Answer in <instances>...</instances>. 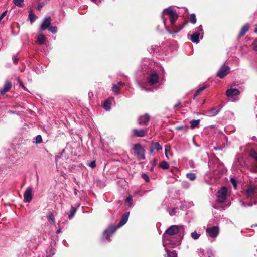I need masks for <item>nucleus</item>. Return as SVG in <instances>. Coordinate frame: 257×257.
Wrapping results in <instances>:
<instances>
[{"label":"nucleus","instance_id":"f3484780","mask_svg":"<svg viewBox=\"0 0 257 257\" xmlns=\"http://www.w3.org/2000/svg\"><path fill=\"white\" fill-rule=\"evenodd\" d=\"M51 21L50 17L45 18L40 27V30L42 31L48 29L51 25Z\"/></svg>","mask_w":257,"mask_h":257},{"label":"nucleus","instance_id":"cd10ccee","mask_svg":"<svg viewBox=\"0 0 257 257\" xmlns=\"http://www.w3.org/2000/svg\"><path fill=\"white\" fill-rule=\"evenodd\" d=\"M148 50L150 53L155 52H157L159 51L160 47L157 45H152L150 47L148 48Z\"/></svg>","mask_w":257,"mask_h":257},{"label":"nucleus","instance_id":"5fc2aeb1","mask_svg":"<svg viewBox=\"0 0 257 257\" xmlns=\"http://www.w3.org/2000/svg\"><path fill=\"white\" fill-rule=\"evenodd\" d=\"M18 59H19V58L18 57L17 55H15L13 57V61L14 63H18Z\"/></svg>","mask_w":257,"mask_h":257},{"label":"nucleus","instance_id":"0e129e2a","mask_svg":"<svg viewBox=\"0 0 257 257\" xmlns=\"http://www.w3.org/2000/svg\"><path fill=\"white\" fill-rule=\"evenodd\" d=\"M156 159H154L153 161V166H155L156 165ZM153 168H152L151 169V170Z\"/></svg>","mask_w":257,"mask_h":257},{"label":"nucleus","instance_id":"dca6fc26","mask_svg":"<svg viewBox=\"0 0 257 257\" xmlns=\"http://www.w3.org/2000/svg\"><path fill=\"white\" fill-rule=\"evenodd\" d=\"M150 119V116L146 113L143 115L140 116L138 119V122L140 125H146L149 122Z\"/></svg>","mask_w":257,"mask_h":257},{"label":"nucleus","instance_id":"13d9d810","mask_svg":"<svg viewBox=\"0 0 257 257\" xmlns=\"http://www.w3.org/2000/svg\"><path fill=\"white\" fill-rule=\"evenodd\" d=\"M230 181L234 186H236L237 185V182L235 179H234V178H231L230 179Z\"/></svg>","mask_w":257,"mask_h":257},{"label":"nucleus","instance_id":"c756f323","mask_svg":"<svg viewBox=\"0 0 257 257\" xmlns=\"http://www.w3.org/2000/svg\"><path fill=\"white\" fill-rule=\"evenodd\" d=\"M125 203L129 207H132L133 206V198L131 195H129L125 199Z\"/></svg>","mask_w":257,"mask_h":257},{"label":"nucleus","instance_id":"2eb2a0df","mask_svg":"<svg viewBox=\"0 0 257 257\" xmlns=\"http://www.w3.org/2000/svg\"><path fill=\"white\" fill-rule=\"evenodd\" d=\"M159 76L156 72L154 71L151 73L148 76V82L151 85H153L158 83Z\"/></svg>","mask_w":257,"mask_h":257},{"label":"nucleus","instance_id":"49530a36","mask_svg":"<svg viewBox=\"0 0 257 257\" xmlns=\"http://www.w3.org/2000/svg\"><path fill=\"white\" fill-rule=\"evenodd\" d=\"M142 177L145 180L146 182L150 181L149 176L146 173H143L142 174Z\"/></svg>","mask_w":257,"mask_h":257},{"label":"nucleus","instance_id":"338daca9","mask_svg":"<svg viewBox=\"0 0 257 257\" xmlns=\"http://www.w3.org/2000/svg\"><path fill=\"white\" fill-rule=\"evenodd\" d=\"M61 232V229H60V228H59V229H58L57 230V231H56V233H57V234H59V233H60Z\"/></svg>","mask_w":257,"mask_h":257},{"label":"nucleus","instance_id":"b1692460","mask_svg":"<svg viewBox=\"0 0 257 257\" xmlns=\"http://www.w3.org/2000/svg\"><path fill=\"white\" fill-rule=\"evenodd\" d=\"M249 155L257 163V152L254 149L252 148L250 150Z\"/></svg>","mask_w":257,"mask_h":257},{"label":"nucleus","instance_id":"a878e982","mask_svg":"<svg viewBox=\"0 0 257 257\" xmlns=\"http://www.w3.org/2000/svg\"><path fill=\"white\" fill-rule=\"evenodd\" d=\"M111 106V102L109 100H106L103 105V108L107 111H109Z\"/></svg>","mask_w":257,"mask_h":257},{"label":"nucleus","instance_id":"680f3d73","mask_svg":"<svg viewBox=\"0 0 257 257\" xmlns=\"http://www.w3.org/2000/svg\"><path fill=\"white\" fill-rule=\"evenodd\" d=\"M91 1L96 4H98L99 3H101V0H91Z\"/></svg>","mask_w":257,"mask_h":257},{"label":"nucleus","instance_id":"a18cd8bd","mask_svg":"<svg viewBox=\"0 0 257 257\" xmlns=\"http://www.w3.org/2000/svg\"><path fill=\"white\" fill-rule=\"evenodd\" d=\"M207 254L208 257H215V255L213 253V251L210 248H208L207 250Z\"/></svg>","mask_w":257,"mask_h":257},{"label":"nucleus","instance_id":"c03bdc74","mask_svg":"<svg viewBox=\"0 0 257 257\" xmlns=\"http://www.w3.org/2000/svg\"><path fill=\"white\" fill-rule=\"evenodd\" d=\"M18 83L19 84V86L21 87V88L24 90V91H27L28 92V90L27 89V88L25 87V86H24L23 83L20 80V79H18Z\"/></svg>","mask_w":257,"mask_h":257},{"label":"nucleus","instance_id":"7ed1b4c3","mask_svg":"<svg viewBox=\"0 0 257 257\" xmlns=\"http://www.w3.org/2000/svg\"><path fill=\"white\" fill-rule=\"evenodd\" d=\"M242 194L246 199L253 201L247 203L248 206L251 207L253 205H257V188L254 184L246 185L242 191Z\"/></svg>","mask_w":257,"mask_h":257},{"label":"nucleus","instance_id":"603ef678","mask_svg":"<svg viewBox=\"0 0 257 257\" xmlns=\"http://www.w3.org/2000/svg\"><path fill=\"white\" fill-rule=\"evenodd\" d=\"M252 47L253 50L257 51V39L254 41L252 44Z\"/></svg>","mask_w":257,"mask_h":257},{"label":"nucleus","instance_id":"58836bf2","mask_svg":"<svg viewBox=\"0 0 257 257\" xmlns=\"http://www.w3.org/2000/svg\"><path fill=\"white\" fill-rule=\"evenodd\" d=\"M176 129L177 130H183L186 132L188 130V126H187V125H180V126H177L176 127Z\"/></svg>","mask_w":257,"mask_h":257},{"label":"nucleus","instance_id":"de8ad7c7","mask_svg":"<svg viewBox=\"0 0 257 257\" xmlns=\"http://www.w3.org/2000/svg\"><path fill=\"white\" fill-rule=\"evenodd\" d=\"M168 212L170 216H173L176 215L175 208H173L168 210Z\"/></svg>","mask_w":257,"mask_h":257},{"label":"nucleus","instance_id":"20e7f679","mask_svg":"<svg viewBox=\"0 0 257 257\" xmlns=\"http://www.w3.org/2000/svg\"><path fill=\"white\" fill-rule=\"evenodd\" d=\"M166 15L168 16L171 25L175 24L178 18V14L175 10H173L171 7H168L164 10L162 14V18L163 21L164 25L165 26V22L166 18H165L164 16Z\"/></svg>","mask_w":257,"mask_h":257},{"label":"nucleus","instance_id":"7c9ffc66","mask_svg":"<svg viewBox=\"0 0 257 257\" xmlns=\"http://www.w3.org/2000/svg\"><path fill=\"white\" fill-rule=\"evenodd\" d=\"M161 168L166 170L169 168V165L168 163L166 161H162L159 165Z\"/></svg>","mask_w":257,"mask_h":257},{"label":"nucleus","instance_id":"6e6552de","mask_svg":"<svg viewBox=\"0 0 257 257\" xmlns=\"http://www.w3.org/2000/svg\"><path fill=\"white\" fill-rule=\"evenodd\" d=\"M230 71V68L228 65H221L220 68L216 72V77L220 79L224 78Z\"/></svg>","mask_w":257,"mask_h":257},{"label":"nucleus","instance_id":"052dcab7","mask_svg":"<svg viewBox=\"0 0 257 257\" xmlns=\"http://www.w3.org/2000/svg\"><path fill=\"white\" fill-rule=\"evenodd\" d=\"M154 150H155L153 149V148L150 145V150H149V153L150 154H151V153H152L154 152Z\"/></svg>","mask_w":257,"mask_h":257},{"label":"nucleus","instance_id":"2f4dec72","mask_svg":"<svg viewBox=\"0 0 257 257\" xmlns=\"http://www.w3.org/2000/svg\"><path fill=\"white\" fill-rule=\"evenodd\" d=\"M200 121V119H197V120L193 119V120H191L190 121V123L191 124V128H195V127H197L199 124Z\"/></svg>","mask_w":257,"mask_h":257},{"label":"nucleus","instance_id":"72a5a7b5","mask_svg":"<svg viewBox=\"0 0 257 257\" xmlns=\"http://www.w3.org/2000/svg\"><path fill=\"white\" fill-rule=\"evenodd\" d=\"M186 176L187 178H188L189 180L191 181L194 180L196 178V175L194 173H188L186 174Z\"/></svg>","mask_w":257,"mask_h":257},{"label":"nucleus","instance_id":"4be33fe9","mask_svg":"<svg viewBox=\"0 0 257 257\" xmlns=\"http://www.w3.org/2000/svg\"><path fill=\"white\" fill-rule=\"evenodd\" d=\"M79 206H80V204H78L77 205V206L76 207L71 206L70 211H69V213L68 214V219L69 220H71L73 218V217L75 215L76 212L77 210V208Z\"/></svg>","mask_w":257,"mask_h":257},{"label":"nucleus","instance_id":"e2e57ef3","mask_svg":"<svg viewBox=\"0 0 257 257\" xmlns=\"http://www.w3.org/2000/svg\"><path fill=\"white\" fill-rule=\"evenodd\" d=\"M78 192V190L77 189H74V194L75 195H77V192Z\"/></svg>","mask_w":257,"mask_h":257},{"label":"nucleus","instance_id":"c9c22d12","mask_svg":"<svg viewBox=\"0 0 257 257\" xmlns=\"http://www.w3.org/2000/svg\"><path fill=\"white\" fill-rule=\"evenodd\" d=\"M48 219L52 221L53 224L55 223V219L54 215V213L53 212H50L48 215Z\"/></svg>","mask_w":257,"mask_h":257},{"label":"nucleus","instance_id":"0eeeda50","mask_svg":"<svg viewBox=\"0 0 257 257\" xmlns=\"http://www.w3.org/2000/svg\"><path fill=\"white\" fill-rule=\"evenodd\" d=\"M133 150L139 159L144 160L145 159V149L140 144L137 143L134 145Z\"/></svg>","mask_w":257,"mask_h":257},{"label":"nucleus","instance_id":"473e14b6","mask_svg":"<svg viewBox=\"0 0 257 257\" xmlns=\"http://www.w3.org/2000/svg\"><path fill=\"white\" fill-rule=\"evenodd\" d=\"M37 18V16L33 13L32 11H30L29 14V18L31 23H33Z\"/></svg>","mask_w":257,"mask_h":257},{"label":"nucleus","instance_id":"9b49d317","mask_svg":"<svg viewBox=\"0 0 257 257\" xmlns=\"http://www.w3.org/2000/svg\"><path fill=\"white\" fill-rule=\"evenodd\" d=\"M206 232L208 236L215 238L218 235L219 233V228L217 226H214L211 227H208L206 229Z\"/></svg>","mask_w":257,"mask_h":257},{"label":"nucleus","instance_id":"bb28decb","mask_svg":"<svg viewBox=\"0 0 257 257\" xmlns=\"http://www.w3.org/2000/svg\"><path fill=\"white\" fill-rule=\"evenodd\" d=\"M151 146L155 150L160 151L162 149V146L158 142H152L151 143Z\"/></svg>","mask_w":257,"mask_h":257},{"label":"nucleus","instance_id":"412c9836","mask_svg":"<svg viewBox=\"0 0 257 257\" xmlns=\"http://www.w3.org/2000/svg\"><path fill=\"white\" fill-rule=\"evenodd\" d=\"M12 87V83L10 81L7 82L3 89L0 90V94L2 95H4L6 93L8 92Z\"/></svg>","mask_w":257,"mask_h":257},{"label":"nucleus","instance_id":"e433bc0d","mask_svg":"<svg viewBox=\"0 0 257 257\" xmlns=\"http://www.w3.org/2000/svg\"><path fill=\"white\" fill-rule=\"evenodd\" d=\"M55 252L52 247L46 251V255H48V256L52 257L55 254Z\"/></svg>","mask_w":257,"mask_h":257},{"label":"nucleus","instance_id":"bf43d9fd","mask_svg":"<svg viewBox=\"0 0 257 257\" xmlns=\"http://www.w3.org/2000/svg\"><path fill=\"white\" fill-rule=\"evenodd\" d=\"M199 93L197 92V91L196 90L193 95V99H195L196 97L198 95Z\"/></svg>","mask_w":257,"mask_h":257},{"label":"nucleus","instance_id":"a19ab883","mask_svg":"<svg viewBox=\"0 0 257 257\" xmlns=\"http://www.w3.org/2000/svg\"><path fill=\"white\" fill-rule=\"evenodd\" d=\"M24 0H13L14 3L18 7H21L23 5Z\"/></svg>","mask_w":257,"mask_h":257},{"label":"nucleus","instance_id":"423d86ee","mask_svg":"<svg viewBox=\"0 0 257 257\" xmlns=\"http://www.w3.org/2000/svg\"><path fill=\"white\" fill-rule=\"evenodd\" d=\"M228 189L226 187H221L216 193L217 201L218 203H224L226 200Z\"/></svg>","mask_w":257,"mask_h":257},{"label":"nucleus","instance_id":"39448f33","mask_svg":"<svg viewBox=\"0 0 257 257\" xmlns=\"http://www.w3.org/2000/svg\"><path fill=\"white\" fill-rule=\"evenodd\" d=\"M196 29L197 31L191 35L190 40L192 42L198 44L200 41V37L201 39L203 38V30L202 25H200Z\"/></svg>","mask_w":257,"mask_h":257},{"label":"nucleus","instance_id":"8fccbe9b","mask_svg":"<svg viewBox=\"0 0 257 257\" xmlns=\"http://www.w3.org/2000/svg\"><path fill=\"white\" fill-rule=\"evenodd\" d=\"M198 255L200 257H203L205 255L204 250L202 248L198 249Z\"/></svg>","mask_w":257,"mask_h":257},{"label":"nucleus","instance_id":"4c0bfd02","mask_svg":"<svg viewBox=\"0 0 257 257\" xmlns=\"http://www.w3.org/2000/svg\"><path fill=\"white\" fill-rule=\"evenodd\" d=\"M190 22L193 24H195L196 22V16L194 13L191 14L190 16Z\"/></svg>","mask_w":257,"mask_h":257},{"label":"nucleus","instance_id":"f03ea898","mask_svg":"<svg viewBox=\"0 0 257 257\" xmlns=\"http://www.w3.org/2000/svg\"><path fill=\"white\" fill-rule=\"evenodd\" d=\"M130 215V212H127L123 215L121 220L117 225V226L113 224L109 225L107 229H106L103 233L102 240L104 242H108L110 241V238L111 237L116 231V229L119 227H122L127 222Z\"/></svg>","mask_w":257,"mask_h":257},{"label":"nucleus","instance_id":"f257e3e1","mask_svg":"<svg viewBox=\"0 0 257 257\" xmlns=\"http://www.w3.org/2000/svg\"><path fill=\"white\" fill-rule=\"evenodd\" d=\"M185 231L184 225H173L168 228L162 236L163 245L164 247L175 248L181 244Z\"/></svg>","mask_w":257,"mask_h":257},{"label":"nucleus","instance_id":"864d4df0","mask_svg":"<svg viewBox=\"0 0 257 257\" xmlns=\"http://www.w3.org/2000/svg\"><path fill=\"white\" fill-rule=\"evenodd\" d=\"M7 13V11L6 10L4 12L2 13V14L0 16V22L2 21V20L4 18V17L6 16V14Z\"/></svg>","mask_w":257,"mask_h":257},{"label":"nucleus","instance_id":"69168bd1","mask_svg":"<svg viewBox=\"0 0 257 257\" xmlns=\"http://www.w3.org/2000/svg\"><path fill=\"white\" fill-rule=\"evenodd\" d=\"M180 102H178L177 104H176L174 106V108H177L179 105H180Z\"/></svg>","mask_w":257,"mask_h":257},{"label":"nucleus","instance_id":"ddd939ff","mask_svg":"<svg viewBox=\"0 0 257 257\" xmlns=\"http://www.w3.org/2000/svg\"><path fill=\"white\" fill-rule=\"evenodd\" d=\"M246 165V162L243 157L239 155L236 156V160L233 163L234 167L237 169H240Z\"/></svg>","mask_w":257,"mask_h":257},{"label":"nucleus","instance_id":"f704fd0d","mask_svg":"<svg viewBox=\"0 0 257 257\" xmlns=\"http://www.w3.org/2000/svg\"><path fill=\"white\" fill-rule=\"evenodd\" d=\"M200 234L198 233L196 231L192 232L191 234V237L194 240L198 239L200 237Z\"/></svg>","mask_w":257,"mask_h":257},{"label":"nucleus","instance_id":"f8f14e48","mask_svg":"<svg viewBox=\"0 0 257 257\" xmlns=\"http://www.w3.org/2000/svg\"><path fill=\"white\" fill-rule=\"evenodd\" d=\"M148 130L149 128L147 127L141 129L135 128L132 130V135L136 137H143L148 133Z\"/></svg>","mask_w":257,"mask_h":257},{"label":"nucleus","instance_id":"a211bd4d","mask_svg":"<svg viewBox=\"0 0 257 257\" xmlns=\"http://www.w3.org/2000/svg\"><path fill=\"white\" fill-rule=\"evenodd\" d=\"M47 66V65H32V67L31 68L37 74H39L46 71Z\"/></svg>","mask_w":257,"mask_h":257},{"label":"nucleus","instance_id":"5701e85b","mask_svg":"<svg viewBox=\"0 0 257 257\" xmlns=\"http://www.w3.org/2000/svg\"><path fill=\"white\" fill-rule=\"evenodd\" d=\"M249 25L248 24H246L244 25L238 34V36L241 37L243 36L248 30L249 28Z\"/></svg>","mask_w":257,"mask_h":257},{"label":"nucleus","instance_id":"9d476101","mask_svg":"<svg viewBox=\"0 0 257 257\" xmlns=\"http://www.w3.org/2000/svg\"><path fill=\"white\" fill-rule=\"evenodd\" d=\"M239 94V91L236 88L228 89L225 92V94L227 97L228 98L232 99L233 101L237 99V98Z\"/></svg>","mask_w":257,"mask_h":257},{"label":"nucleus","instance_id":"774afa93","mask_svg":"<svg viewBox=\"0 0 257 257\" xmlns=\"http://www.w3.org/2000/svg\"><path fill=\"white\" fill-rule=\"evenodd\" d=\"M255 26H256V28H255V30L254 31V32L257 33V25H256Z\"/></svg>","mask_w":257,"mask_h":257},{"label":"nucleus","instance_id":"ea45409f","mask_svg":"<svg viewBox=\"0 0 257 257\" xmlns=\"http://www.w3.org/2000/svg\"><path fill=\"white\" fill-rule=\"evenodd\" d=\"M42 141V136L40 135H38L35 137V143L38 144Z\"/></svg>","mask_w":257,"mask_h":257},{"label":"nucleus","instance_id":"1a4fd4ad","mask_svg":"<svg viewBox=\"0 0 257 257\" xmlns=\"http://www.w3.org/2000/svg\"><path fill=\"white\" fill-rule=\"evenodd\" d=\"M223 105L219 104L216 107H213L205 112V114L209 117H213L217 115L221 110Z\"/></svg>","mask_w":257,"mask_h":257},{"label":"nucleus","instance_id":"6ab92c4d","mask_svg":"<svg viewBox=\"0 0 257 257\" xmlns=\"http://www.w3.org/2000/svg\"><path fill=\"white\" fill-rule=\"evenodd\" d=\"M172 29L173 31H171L170 30H168V32L170 34H176L179 32L184 27V25L183 24H180L178 25H171Z\"/></svg>","mask_w":257,"mask_h":257},{"label":"nucleus","instance_id":"4d7b16f0","mask_svg":"<svg viewBox=\"0 0 257 257\" xmlns=\"http://www.w3.org/2000/svg\"><path fill=\"white\" fill-rule=\"evenodd\" d=\"M44 5V3H39L38 5V6H37L38 10L40 11L41 8L43 7Z\"/></svg>","mask_w":257,"mask_h":257},{"label":"nucleus","instance_id":"3c124183","mask_svg":"<svg viewBox=\"0 0 257 257\" xmlns=\"http://www.w3.org/2000/svg\"><path fill=\"white\" fill-rule=\"evenodd\" d=\"M88 166H90L91 168H94L96 167V162L95 161L93 160L91 161L88 164Z\"/></svg>","mask_w":257,"mask_h":257},{"label":"nucleus","instance_id":"393cba45","mask_svg":"<svg viewBox=\"0 0 257 257\" xmlns=\"http://www.w3.org/2000/svg\"><path fill=\"white\" fill-rule=\"evenodd\" d=\"M37 41L39 44H43L46 41V37L42 34H39L37 36Z\"/></svg>","mask_w":257,"mask_h":257},{"label":"nucleus","instance_id":"4468645a","mask_svg":"<svg viewBox=\"0 0 257 257\" xmlns=\"http://www.w3.org/2000/svg\"><path fill=\"white\" fill-rule=\"evenodd\" d=\"M125 85V83L122 81L117 82L116 84L112 85L111 90L113 94L115 95H118L120 94L122 87Z\"/></svg>","mask_w":257,"mask_h":257},{"label":"nucleus","instance_id":"c85d7f7f","mask_svg":"<svg viewBox=\"0 0 257 257\" xmlns=\"http://www.w3.org/2000/svg\"><path fill=\"white\" fill-rule=\"evenodd\" d=\"M165 248L167 252V257H177V254L176 251H171L167 249L168 247Z\"/></svg>","mask_w":257,"mask_h":257},{"label":"nucleus","instance_id":"09e8293b","mask_svg":"<svg viewBox=\"0 0 257 257\" xmlns=\"http://www.w3.org/2000/svg\"><path fill=\"white\" fill-rule=\"evenodd\" d=\"M209 87V85H204V86L199 88L197 91V92H199L200 93V92L202 91L203 90H204L205 89H206V88L208 87Z\"/></svg>","mask_w":257,"mask_h":257},{"label":"nucleus","instance_id":"79ce46f5","mask_svg":"<svg viewBox=\"0 0 257 257\" xmlns=\"http://www.w3.org/2000/svg\"><path fill=\"white\" fill-rule=\"evenodd\" d=\"M48 30L53 34H55L57 31V28L56 26H50Z\"/></svg>","mask_w":257,"mask_h":257},{"label":"nucleus","instance_id":"6e6d98bb","mask_svg":"<svg viewBox=\"0 0 257 257\" xmlns=\"http://www.w3.org/2000/svg\"><path fill=\"white\" fill-rule=\"evenodd\" d=\"M239 203H240V205H241L242 207H248V206H247V204H245V203H244V201H242V200H240Z\"/></svg>","mask_w":257,"mask_h":257},{"label":"nucleus","instance_id":"aec40b11","mask_svg":"<svg viewBox=\"0 0 257 257\" xmlns=\"http://www.w3.org/2000/svg\"><path fill=\"white\" fill-rule=\"evenodd\" d=\"M24 198L26 202L29 203L31 202L32 199V188L29 187L25 191L24 194Z\"/></svg>","mask_w":257,"mask_h":257},{"label":"nucleus","instance_id":"37998d69","mask_svg":"<svg viewBox=\"0 0 257 257\" xmlns=\"http://www.w3.org/2000/svg\"><path fill=\"white\" fill-rule=\"evenodd\" d=\"M182 186L183 188L187 189L190 187V184L188 182L186 181H184L182 183Z\"/></svg>","mask_w":257,"mask_h":257}]
</instances>
